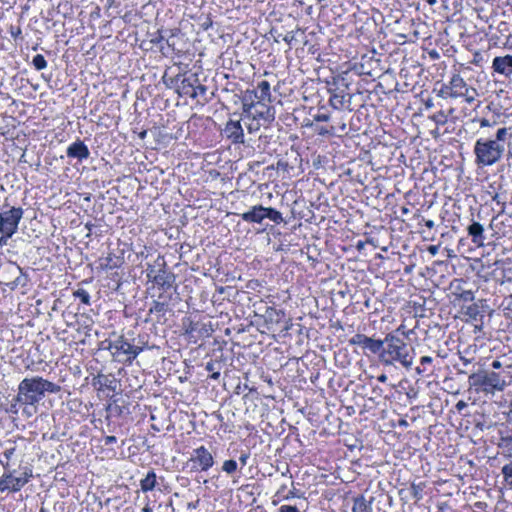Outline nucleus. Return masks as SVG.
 I'll list each match as a JSON object with an SVG mask.
<instances>
[{"mask_svg":"<svg viewBox=\"0 0 512 512\" xmlns=\"http://www.w3.org/2000/svg\"><path fill=\"white\" fill-rule=\"evenodd\" d=\"M23 214L22 207L11 206L6 198L0 206V230L16 233Z\"/></svg>","mask_w":512,"mask_h":512,"instance_id":"6e6552de","label":"nucleus"},{"mask_svg":"<svg viewBox=\"0 0 512 512\" xmlns=\"http://www.w3.org/2000/svg\"><path fill=\"white\" fill-rule=\"evenodd\" d=\"M130 36L134 35V44L138 45L140 49L148 51L154 48V43H161L164 39V35L160 33L149 34L150 23L143 20L142 17L135 14L130 17Z\"/></svg>","mask_w":512,"mask_h":512,"instance_id":"0eeeda50","label":"nucleus"},{"mask_svg":"<svg viewBox=\"0 0 512 512\" xmlns=\"http://www.w3.org/2000/svg\"><path fill=\"white\" fill-rule=\"evenodd\" d=\"M501 441L505 446L512 444V425L509 427V434L501 436Z\"/></svg>","mask_w":512,"mask_h":512,"instance_id":"680f3d73","label":"nucleus"},{"mask_svg":"<svg viewBox=\"0 0 512 512\" xmlns=\"http://www.w3.org/2000/svg\"><path fill=\"white\" fill-rule=\"evenodd\" d=\"M143 492L152 491L157 484V477L153 469L149 468L146 474L139 480Z\"/></svg>","mask_w":512,"mask_h":512,"instance_id":"cd10ccee","label":"nucleus"},{"mask_svg":"<svg viewBox=\"0 0 512 512\" xmlns=\"http://www.w3.org/2000/svg\"><path fill=\"white\" fill-rule=\"evenodd\" d=\"M136 121V125L135 127L132 128V131L134 134H137L138 137L142 140L145 138L146 134H147V128L146 126L143 124V125H140L142 121L146 122L147 121V113H139V115L137 116V118L135 119Z\"/></svg>","mask_w":512,"mask_h":512,"instance_id":"2f4dec72","label":"nucleus"},{"mask_svg":"<svg viewBox=\"0 0 512 512\" xmlns=\"http://www.w3.org/2000/svg\"><path fill=\"white\" fill-rule=\"evenodd\" d=\"M0 464L4 468V473L0 477V492L16 493L19 492L33 477L32 470L28 467L16 470L11 469L10 463L0 458Z\"/></svg>","mask_w":512,"mask_h":512,"instance_id":"39448f33","label":"nucleus"},{"mask_svg":"<svg viewBox=\"0 0 512 512\" xmlns=\"http://www.w3.org/2000/svg\"><path fill=\"white\" fill-rule=\"evenodd\" d=\"M511 218L503 212L498 213L490 221V229L494 235L501 237L506 236L512 231Z\"/></svg>","mask_w":512,"mask_h":512,"instance_id":"ddd939ff","label":"nucleus"},{"mask_svg":"<svg viewBox=\"0 0 512 512\" xmlns=\"http://www.w3.org/2000/svg\"><path fill=\"white\" fill-rule=\"evenodd\" d=\"M366 337L367 336L365 334L357 333L351 337L348 342L350 345L360 346L363 348Z\"/></svg>","mask_w":512,"mask_h":512,"instance_id":"37998d69","label":"nucleus"},{"mask_svg":"<svg viewBox=\"0 0 512 512\" xmlns=\"http://www.w3.org/2000/svg\"><path fill=\"white\" fill-rule=\"evenodd\" d=\"M477 121H478V123H479V125H480V127H481V128H484V127H491V126H493V125L496 123L495 121H493V122L491 123V122H490L488 119H486V118H480V119H478Z\"/></svg>","mask_w":512,"mask_h":512,"instance_id":"0e129e2a","label":"nucleus"},{"mask_svg":"<svg viewBox=\"0 0 512 512\" xmlns=\"http://www.w3.org/2000/svg\"><path fill=\"white\" fill-rule=\"evenodd\" d=\"M8 271L11 274H14L15 272L19 273V275L16 276L13 281H10L6 284L10 290H16L19 287L26 288L28 286L30 278L28 274L24 272V270L20 266L14 263H10L8 265Z\"/></svg>","mask_w":512,"mask_h":512,"instance_id":"a211bd4d","label":"nucleus"},{"mask_svg":"<svg viewBox=\"0 0 512 512\" xmlns=\"http://www.w3.org/2000/svg\"><path fill=\"white\" fill-rule=\"evenodd\" d=\"M492 69L495 73L509 77L512 75V55L497 56L493 59Z\"/></svg>","mask_w":512,"mask_h":512,"instance_id":"aec40b11","label":"nucleus"},{"mask_svg":"<svg viewBox=\"0 0 512 512\" xmlns=\"http://www.w3.org/2000/svg\"><path fill=\"white\" fill-rule=\"evenodd\" d=\"M265 215L267 219L271 220L275 224H280L284 222L281 212H279L275 208L266 207Z\"/></svg>","mask_w":512,"mask_h":512,"instance_id":"e433bc0d","label":"nucleus"},{"mask_svg":"<svg viewBox=\"0 0 512 512\" xmlns=\"http://www.w3.org/2000/svg\"><path fill=\"white\" fill-rule=\"evenodd\" d=\"M109 382V385H107L106 383H104V385L107 386V388L112 391V394L110 395L111 401L120 409L124 408V405L118 404V402H120L122 398L121 384L116 379L110 380Z\"/></svg>","mask_w":512,"mask_h":512,"instance_id":"c85d7f7f","label":"nucleus"},{"mask_svg":"<svg viewBox=\"0 0 512 512\" xmlns=\"http://www.w3.org/2000/svg\"><path fill=\"white\" fill-rule=\"evenodd\" d=\"M109 350L115 361L124 364L128 362V341L124 338V336L111 341L109 343Z\"/></svg>","mask_w":512,"mask_h":512,"instance_id":"dca6fc26","label":"nucleus"},{"mask_svg":"<svg viewBox=\"0 0 512 512\" xmlns=\"http://www.w3.org/2000/svg\"><path fill=\"white\" fill-rule=\"evenodd\" d=\"M508 135L506 127L498 128L495 137H480L473 148L475 165L478 168L489 167L501 160L505 153V142Z\"/></svg>","mask_w":512,"mask_h":512,"instance_id":"f257e3e1","label":"nucleus"},{"mask_svg":"<svg viewBox=\"0 0 512 512\" xmlns=\"http://www.w3.org/2000/svg\"><path fill=\"white\" fill-rule=\"evenodd\" d=\"M485 308H488L487 301L481 299L478 302L473 301L467 305H461V312L473 321H482Z\"/></svg>","mask_w":512,"mask_h":512,"instance_id":"4468645a","label":"nucleus"},{"mask_svg":"<svg viewBox=\"0 0 512 512\" xmlns=\"http://www.w3.org/2000/svg\"><path fill=\"white\" fill-rule=\"evenodd\" d=\"M313 119L316 122H327L330 120V115L328 113H317L313 116Z\"/></svg>","mask_w":512,"mask_h":512,"instance_id":"052dcab7","label":"nucleus"},{"mask_svg":"<svg viewBox=\"0 0 512 512\" xmlns=\"http://www.w3.org/2000/svg\"><path fill=\"white\" fill-rule=\"evenodd\" d=\"M467 235L477 247H482L486 240L484 226L479 222L472 221L466 228Z\"/></svg>","mask_w":512,"mask_h":512,"instance_id":"412c9836","label":"nucleus"},{"mask_svg":"<svg viewBox=\"0 0 512 512\" xmlns=\"http://www.w3.org/2000/svg\"><path fill=\"white\" fill-rule=\"evenodd\" d=\"M452 295L454 296V302L461 305L471 303L475 300L474 292L471 290H464L460 285L455 287Z\"/></svg>","mask_w":512,"mask_h":512,"instance_id":"393cba45","label":"nucleus"},{"mask_svg":"<svg viewBox=\"0 0 512 512\" xmlns=\"http://www.w3.org/2000/svg\"><path fill=\"white\" fill-rule=\"evenodd\" d=\"M169 81L170 83L168 85L175 86L179 96L195 99L194 85L197 81V74H178L176 77L170 78Z\"/></svg>","mask_w":512,"mask_h":512,"instance_id":"9d476101","label":"nucleus"},{"mask_svg":"<svg viewBox=\"0 0 512 512\" xmlns=\"http://www.w3.org/2000/svg\"><path fill=\"white\" fill-rule=\"evenodd\" d=\"M167 309L168 305L165 302L154 301L150 308V312L165 314Z\"/></svg>","mask_w":512,"mask_h":512,"instance_id":"a18cd8bd","label":"nucleus"},{"mask_svg":"<svg viewBox=\"0 0 512 512\" xmlns=\"http://www.w3.org/2000/svg\"><path fill=\"white\" fill-rule=\"evenodd\" d=\"M255 90L258 91V97L262 102H265L266 100L268 102L271 101L270 84L268 81L262 80L259 82Z\"/></svg>","mask_w":512,"mask_h":512,"instance_id":"72a5a7b5","label":"nucleus"},{"mask_svg":"<svg viewBox=\"0 0 512 512\" xmlns=\"http://www.w3.org/2000/svg\"><path fill=\"white\" fill-rule=\"evenodd\" d=\"M227 139L234 144L244 143V131L240 120L230 119L223 130Z\"/></svg>","mask_w":512,"mask_h":512,"instance_id":"f3484780","label":"nucleus"},{"mask_svg":"<svg viewBox=\"0 0 512 512\" xmlns=\"http://www.w3.org/2000/svg\"><path fill=\"white\" fill-rule=\"evenodd\" d=\"M196 330H197V324L190 321L189 324L185 328V335H187L188 338L191 339L194 337V332Z\"/></svg>","mask_w":512,"mask_h":512,"instance_id":"5fc2aeb1","label":"nucleus"},{"mask_svg":"<svg viewBox=\"0 0 512 512\" xmlns=\"http://www.w3.org/2000/svg\"><path fill=\"white\" fill-rule=\"evenodd\" d=\"M279 512H305V509L300 510V508L295 505H282L279 508Z\"/></svg>","mask_w":512,"mask_h":512,"instance_id":"864d4df0","label":"nucleus"},{"mask_svg":"<svg viewBox=\"0 0 512 512\" xmlns=\"http://www.w3.org/2000/svg\"><path fill=\"white\" fill-rule=\"evenodd\" d=\"M147 257V248L139 238H137L136 243L134 241L130 242V262L133 264V268L130 269V277L133 278L134 282L139 281L140 269H144L142 263Z\"/></svg>","mask_w":512,"mask_h":512,"instance_id":"1a4fd4ad","label":"nucleus"},{"mask_svg":"<svg viewBox=\"0 0 512 512\" xmlns=\"http://www.w3.org/2000/svg\"><path fill=\"white\" fill-rule=\"evenodd\" d=\"M500 373H502L504 375L506 386L509 385L510 382L512 381V365L511 364L504 365V367Z\"/></svg>","mask_w":512,"mask_h":512,"instance_id":"8fccbe9b","label":"nucleus"},{"mask_svg":"<svg viewBox=\"0 0 512 512\" xmlns=\"http://www.w3.org/2000/svg\"><path fill=\"white\" fill-rule=\"evenodd\" d=\"M284 316L283 311H278L274 308H268L266 311V317L270 321H276L278 322L280 320V317Z\"/></svg>","mask_w":512,"mask_h":512,"instance_id":"c03bdc74","label":"nucleus"},{"mask_svg":"<svg viewBox=\"0 0 512 512\" xmlns=\"http://www.w3.org/2000/svg\"><path fill=\"white\" fill-rule=\"evenodd\" d=\"M414 362V348L394 333L385 336V345L380 354V363L384 366H392L399 363L406 369H410Z\"/></svg>","mask_w":512,"mask_h":512,"instance_id":"7ed1b4c3","label":"nucleus"},{"mask_svg":"<svg viewBox=\"0 0 512 512\" xmlns=\"http://www.w3.org/2000/svg\"><path fill=\"white\" fill-rule=\"evenodd\" d=\"M249 457H250V454L248 452L241 453V455L239 457V461L243 467L246 466Z\"/></svg>","mask_w":512,"mask_h":512,"instance_id":"69168bd1","label":"nucleus"},{"mask_svg":"<svg viewBox=\"0 0 512 512\" xmlns=\"http://www.w3.org/2000/svg\"><path fill=\"white\" fill-rule=\"evenodd\" d=\"M125 248L112 249L107 256L98 260L99 268L107 271V287L111 292L122 295L125 299L127 267L124 258Z\"/></svg>","mask_w":512,"mask_h":512,"instance_id":"f03ea898","label":"nucleus"},{"mask_svg":"<svg viewBox=\"0 0 512 512\" xmlns=\"http://www.w3.org/2000/svg\"><path fill=\"white\" fill-rule=\"evenodd\" d=\"M295 497H302V493L300 492V490L296 489V488H293L291 489L288 494L284 497L286 500L290 499V498H295Z\"/></svg>","mask_w":512,"mask_h":512,"instance_id":"e2e57ef3","label":"nucleus"},{"mask_svg":"<svg viewBox=\"0 0 512 512\" xmlns=\"http://www.w3.org/2000/svg\"><path fill=\"white\" fill-rule=\"evenodd\" d=\"M32 65L37 71H41L47 67V61L42 54H36L32 59Z\"/></svg>","mask_w":512,"mask_h":512,"instance_id":"ea45409f","label":"nucleus"},{"mask_svg":"<svg viewBox=\"0 0 512 512\" xmlns=\"http://www.w3.org/2000/svg\"><path fill=\"white\" fill-rule=\"evenodd\" d=\"M222 470L229 475L234 474L237 470V462L232 459L224 461Z\"/></svg>","mask_w":512,"mask_h":512,"instance_id":"a19ab883","label":"nucleus"},{"mask_svg":"<svg viewBox=\"0 0 512 512\" xmlns=\"http://www.w3.org/2000/svg\"><path fill=\"white\" fill-rule=\"evenodd\" d=\"M66 155L70 159H76L82 163L90 157L88 146L81 139L72 142L66 149Z\"/></svg>","mask_w":512,"mask_h":512,"instance_id":"2eb2a0df","label":"nucleus"},{"mask_svg":"<svg viewBox=\"0 0 512 512\" xmlns=\"http://www.w3.org/2000/svg\"><path fill=\"white\" fill-rule=\"evenodd\" d=\"M190 461L198 464V467L193 466L195 470L207 471L214 465V458L212 454L204 446H200L193 450Z\"/></svg>","mask_w":512,"mask_h":512,"instance_id":"9b49d317","label":"nucleus"},{"mask_svg":"<svg viewBox=\"0 0 512 512\" xmlns=\"http://www.w3.org/2000/svg\"><path fill=\"white\" fill-rule=\"evenodd\" d=\"M254 117L258 121H262L264 127H268L275 120V109L261 102L256 108L251 110V114H245L244 118Z\"/></svg>","mask_w":512,"mask_h":512,"instance_id":"f8f14e48","label":"nucleus"},{"mask_svg":"<svg viewBox=\"0 0 512 512\" xmlns=\"http://www.w3.org/2000/svg\"><path fill=\"white\" fill-rule=\"evenodd\" d=\"M329 92V104L336 110L344 109V91L336 92L329 90Z\"/></svg>","mask_w":512,"mask_h":512,"instance_id":"473e14b6","label":"nucleus"},{"mask_svg":"<svg viewBox=\"0 0 512 512\" xmlns=\"http://www.w3.org/2000/svg\"><path fill=\"white\" fill-rule=\"evenodd\" d=\"M432 362H433V359L430 356H423V357L420 358V364L422 366L431 364Z\"/></svg>","mask_w":512,"mask_h":512,"instance_id":"338daca9","label":"nucleus"},{"mask_svg":"<svg viewBox=\"0 0 512 512\" xmlns=\"http://www.w3.org/2000/svg\"><path fill=\"white\" fill-rule=\"evenodd\" d=\"M265 211L266 207L262 205H255L248 211L242 213L241 219L247 223L262 224L264 219H266Z\"/></svg>","mask_w":512,"mask_h":512,"instance_id":"4be33fe9","label":"nucleus"},{"mask_svg":"<svg viewBox=\"0 0 512 512\" xmlns=\"http://www.w3.org/2000/svg\"><path fill=\"white\" fill-rule=\"evenodd\" d=\"M21 408L23 414H25L27 417H31L37 411V404H23Z\"/></svg>","mask_w":512,"mask_h":512,"instance_id":"3c124183","label":"nucleus"},{"mask_svg":"<svg viewBox=\"0 0 512 512\" xmlns=\"http://www.w3.org/2000/svg\"><path fill=\"white\" fill-rule=\"evenodd\" d=\"M0 446L2 448L1 455L4 457L3 461H7L9 463L16 452V441L8 439L4 442H1Z\"/></svg>","mask_w":512,"mask_h":512,"instance_id":"7c9ffc66","label":"nucleus"},{"mask_svg":"<svg viewBox=\"0 0 512 512\" xmlns=\"http://www.w3.org/2000/svg\"><path fill=\"white\" fill-rule=\"evenodd\" d=\"M180 40L179 35L170 32L168 37L164 36L161 43H154V46H159L160 51L163 55L168 56L170 53L180 54L182 49L177 46V42Z\"/></svg>","mask_w":512,"mask_h":512,"instance_id":"6ab92c4d","label":"nucleus"},{"mask_svg":"<svg viewBox=\"0 0 512 512\" xmlns=\"http://www.w3.org/2000/svg\"><path fill=\"white\" fill-rule=\"evenodd\" d=\"M317 133L322 136L334 135V127L333 126H330L329 128L328 127H319L317 129Z\"/></svg>","mask_w":512,"mask_h":512,"instance_id":"4d7b16f0","label":"nucleus"},{"mask_svg":"<svg viewBox=\"0 0 512 512\" xmlns=\"http://www.w3.org/2000/svg\"><path fill=\"white\" fill-rule=\"evenodd\" d=\"M250 122L247 124V130L249 133L256 132L260 129L262 125V121L256 120L254 117L247 118Z\"/></svg>","mask_w":512,"mask_h":512,"instance_id":"de8ad7c7","label":"nucleus"},{"mask_svg":"<svg viewBox=\"0 0 512 512\" xmlns=\"http://www.w3.org/2000/svg\"><path fill=\"white\" fill-rule=\"evenodd\" d=\"M451 92H452V98H460L461 94L463 92V89L466 85V82L464 79L460 76V74L455 73L452 75L448 82Z\"/></svg>","mask_w":512,"mask_h":512,"instance_id":"bb28decb","label":"nucleus"},{"mask_svg":"<svg viewBox=\"0 0 512 512\" xmlns=\"http://www.w3.org/2000/svg\"><path fill=\"white\" fill-rule=\"evenodd\" d=\"M501 473L506 484L512 488V461L502 467Z\"/></svg>","mask_w":512,"mask_h":512,"instance_id":"58836bf2","label":"nucleus"},{"mask_svg":"<svg viewBox=\"0 0 512 512\" xmlns=\"http://www.w3.org/2000/svg\"><path fill=\"white\" fill-rule=\"evenodd\" d=\"M478 96V91L474 87L468 86L467 84L465 85L461 94V97H463L469 104L473 103Z\"/></svg>","mask_w":512,"mask_h":512,"instance_id":"c9c22d12","label":"nucleus"},{"mask_svg":"<svg viewBox=\"0 0 512 512\" xmlns=\"http://www.w3.org/2000/svg\"><path fill=\"white\" fill-rule=\"evenodd\" d=\"M194 88H195V98H197L199 96L205 97L206 92H207V87L200 83V80L198 77H197V81L194 85Z\"/></svg>","mask_w":512,"mask_h":512,"instance_id":"09e8293b","label":"nucleus"},{"mask_svg":"<svg viewBox=\"0 0 512 512\" xmlns=\"http://www.w3.org/2000/svg\"><path fill=\"white\" fill-rule=\"evenodd\" d=\"M468 382L470 388L485 394H494L496 391H503L506 387L504 375L495 371L481 370L472 373Z\"/></svg>","mask_w":512,"mask_h":512,"instance_id":"423d86ee","label":"nucleus"},{"mask_svg":"<svg viewBox=\"0 0 512 512\" xmlns=\"http://www.w3.org/2000/svg\"><path fill=\"white\" fill-rule=\"evenodd\" d=\"M241 102L244 116L245 114H251V110L256 108L262 101L258 97L257 90L248 89L243 93Z\"/></svg>","mask_w":512,"mask_h":512,"instance_id":"5701e85b","label":"nucleus"},{"mask_svg":"<svg viewBox=\"0 0 512 512\" xmlns=\"http://www.w3.org/2000/svg\"><path fill=\"white\" fill-rule=\"evenodd\" d=\"M153 282L163 290L172 288L175 282V275L166 270H158L156 276H153Z\"/></svg>","mask_w":512,"mask_h":512,"instance_id":"b1692460","label":"nucleus"},{"mask_svg":"<svg viewBox=\"0 0 512 512\" xmlns=\"http://www.w3.org/2000/svg\"><path fill=\"white\" fill-rule=\"evenodd\" d=\"M205 369L208 371V372H211L212 374L210 375V378L211 379H214V380H218L219 377H220V371L218 368H216V363L214 361H209L206 363V366H205Z\"/></svg>","mask_w":512,"mask_h":512,"instance_id":"79ce46f5","label":"nucleus"},{"mask_svg":"<svg viewBox=\"0 0 512 512\" xmlns=\"http://www.w3.org/2000/svg\"><path fill=\"white\" fill-rule=\"evenodd\" d=\"M385 345V338L384 339H375L372 337H366L363 349L368 350L372 354H375L378 356V360L380 361V354L383 352Z\"/></svg>","mask_w":512,"mask_h":512,"instance_id":"a878e982","label":"nucleus"},{"mask_svg":"<svg viewBox=\"0 0 512 512\" xmlns=\"http://www.w3.org/2000/svg\"><path fill=\"white\" fill-rule=\"evenodd\" d=\"M373 498L366 500L363 495L354 498L352 512H372Z\"/></svg>","mask_w":512,"mask_h":512,"instance_id":"c756f323","label":"nucleus"},{"mask_svg":"<svg viewBox=\"0 0 512 512\" xmlns=\"http://www.w3.org/2000/svg\"><path fill=\"white\" fill-rule=\"evenodd\" d=\"M22 403H19L17 401V396L15 397V399L13 400V402L11 403L10 405V408L8 409V412L12 413V414H17L19 409L22 407Z\"/></svg>","mask_w":512,"mask_h":512,"instance_id":"6e6d98bb","label":"nucleus"},{"mask_svg":"<svg viewBox=\"0 0 512 512\" xmlns=\"http://www.w3.org/2000/svg\"><path fill=\"white\" fill-rule=\"evenodd\" d=\"M0 247L7 245L8 240L15 234L10 231L0 230Z\"/></svg>","mask_w":512,"mask_h":512,"instance_id":"603ef678","label":"nucleus"},{"mask_svg":"<svg viewBox=\"0 0 512 512\" xmlns=\"http://www.w3.org/2000/svg\"><path fill=\"white\" fill-rule=\"evenodd\" d=\"M61 387L41 376L24 378L18 385L17 401L22 404H38L46 393L57 394Z\"/></svg>","mask_w":512,"mask_h":512,"instance_id":"20e7f679","label":"nucleus"},{"mask_svg":"<svg viewBox=\"0 0 512 512\" xmlns=\"http://www.w3.org/2000/svg\"><path fill=\"white\" fill-rule=\"evenodd\" d=\"M142 350L143 347L139 346V344L130 343V356L132 355L133 358H135Z\"/></svg>","mask_w":512,"mask_h":512,"instance_id":"bf43d9fd","label":"nucleus"},{"mask_svg":"<svg viewBox=\"0 0 512 512\" xmlns=\"http://www.w3.org/2000/svg\"><path fill=\"white\" fill-rule=\"evenodd\" d=\"M9 33L10 35L15 39L17 40L18 38L21 37V34H22V31H21V28L19 26H11L10 29H9Z\"/></svg>","mask_w":512,"mask_h":512,"instance_id":"13d9d810","label":"nucleus"},{"mask_svg":"<svg viewBox=\"0 0 512 512\" xmlns=\"http://www.w3.org/2000/svg\"><path fill=\"white\" fill-rule=\"evenodd\" d=\"M507 422L512 425V402L510 403V410L507 413Z\"/></svg>","mask_w":512,"mask_h":512,"instance_id":"774afa93","label":"nucleus"},{"mask_svg":"<svg viewBox=\"0 0 512 512\" xmlns=\"http://www.w3.org/2000/svg\"><path fill=\"white\" fill-rule=\"evenodd\" d=\"M146 269H140V276H139V282L140 283H149L150 281H153V276H156L158 271H155V269L151 266L150 263L145 264Z\"/></svg>","mask_w":512,"mask_h":512,"instance_id":"f704fd0d","label":"nucleus"},{"mask_svg":"<svg viewBox=\"0 0 512 512\" xmlns=\"http://www.w3.org/2000/svg\"><path fill=\"white\" fill-rule=\"evenodd\" d=\"M437 95L441 98L447 99L452 98L451 88L448 83L441 84L440 89L437 92Z\"/></svg>","mask_w":512,"mask_h":512,"instance_id":"49530a36","label":"nucleus"},{"mask_svg":"<svg viewBox=\"0 0 512 512\" xmlns=\"http://www.w3.org/2000/svg\"><path fill=\"white\" fill-rule=\"evenodd\" d=\"M73 295L76 299H78L82 304L86 306L91 305V297L87 290L83 288H79L73 292Z\"/></svg>","mask_w":512,"mask_h":512,"instance_id":"4c0bfd02","label":"nucleus"}]
</instances>
